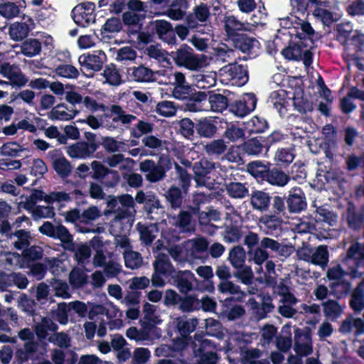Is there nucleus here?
I'll list each match as a JSON object with an SVG mask.
<instances>
[{"mask_svg":"<svg viewBox=\"0 0 364 364\" xmlns=\"http://www.w3.org/2000/svg\"><path fill=\"white\" fill-rule=\"evenodd\" d=\"M109 114H105V120H100L94 115H88L82 122L88 124L92 129H97L101 127L109 131H114L119 126L129 128L132 124L137 119L135 114L129 113L127 110L119 104H112L109 107Z\"/></svg>","mask_w":364,"mask_h":364,"instance_id":"f257e3e1","label":"nucleus"},{"mask_svg":"<svg viewBox=\"0 0 364 364\" xmlns=\"http://www.w3.org/2000/svg\"><path fill=\"white\" fill-rule=\"evenodd\" d=\"M217 168L222 169L219 163L203 158L193 165V178L197 187H205L209 190L215 189L218 184L215 178L214 172Z\"/></svg>","mask_w":364,"mask_h":364,"instance_id":"f03ea898","label":"nucleus"},{"mask_svg":"<svg viewBox=\"0 0 364 364\" xmlns=\"http://www.w3.org/2000/svg\"><path fill=\"white\" fill-rule=\"evenodd\" d=\"M342 263L348 267V274L351 278L361 277L364 272V244L360 242L352 243L346 252V257Z\"/></svg>","mask_w":364,"mask_h":364,"instance_id":"7ed1b4c3","label":"nucleus"},{"mask_svg":"<svg viewBox=\"0 0 364 364\" xmlns=\"http://www.w3.org/2000/svg\"><path fill=\"white\" fill-rule=\"evenodd\" d=\"M169 224L183 235H191L196 230V222L193 212L180 210L178 213L170 212L167 215Z\"/></svg>","mask_w":364,"mask_h":364,"instance_id":"20e7f679","label":"nucleus"},{"mask_svg":"<svg viewBox=\"0 0 364 364\" xmlns=\"http://www.w3.org/2000/svg\"><path fill=\"white\" fill-rule=\"evenodd\" d=\"M173 60L175 63L190 70H197L203 68L204 61L196 55L193 48L186 44L180 46L175 52Z\"/></svg>","mask_w":364,"mask_h":364,"instance_id":"39448f33","label":"nucleus"},{"mask_svg":"<svg viewBox=\"0 0 364 364\" xmlns=\"http://www.w3.org/2000/svg\"><path fill=\"white\" fill-rule=\"evenodd\" d=\"M39 232L49 237L58 240L61 242L62 247L66 250L73 242V235L66 227L62 224L54 225L50 222H44L39 227Z\"/></svg>","mask_w":364,"mask_h":364,"instance_id":"423d86ee","label":"nucleus"},{"mask_svg":"<svg viewBox=\"0 0 364 364\" xmlns=\"http://www.w3.org/2000/svg\"><path fill=\"white\" fill-rule=\"evenodd\" d=\"M139 169L150 183L161 182L166 177L167 169L165 166L153 159H145L139 162Z\"/></svg>","mask_w":364,"mask_h":364,"instance_id":"0eeeda50","label":"nucleus"},{"mask_svg":"<svg viewBox=\"0 0 364 364\" xmlns=\"http://www.w3.org/2000/svg\"><path fill=\"white\" fill-rule=\"evenodd\" d=\"M220 74L223 77V80L237 86H242L248 80L247 68L235 62L222 68L220 70Z\"/></svg>","mask_w":364,"mask_h":364,"instance_id":"6e6552de","label":"nucleus"},{"mask_svg":"<svg viewBox=\"0 0 364 364\" xmlns=\"http://www.w3.org/2000/svg\"><path fill=\"white\" fill-rule=\"evenodd\" d=\"M135 200L138 203L144 204V210L150 220H156L159 215V210L163 208L160 200L152 192L145 193L141 190L139 191Z\"/></svg>","mask_w":364,"mask_h":364,"instance_id":"1a4fd4ad","label":"nucleus"},{"mask_svg":"<svg viewBox=\"0 0 364 364\" xmlns=\"http://www.w3.org/2000/svg\"><path fill=\"white\" fill-rule=\"evenodd\" d=\"M173 286L182 294H187L195 289V282H198L191 270H178L171 275Z\"/></svg>","mask_w":364,"mask_h":364,"instance_id":"9d476101","label":"nucleus"},{"mask_svg":"<svg viewBox=\"0 0 364 364\" xmlns=\"http://www.w3.org/2000/svg\"><path fill=\"white\" fill-rule=\"evenodd\" d=\"M0 74L9 80V85L13 87H21L26 85L28 79L21 71L18 65L9 63L0 64Z\"/></svg>","mask_w":364,"mask_h":364,"instance_id":"9b49d317","label":"nucleus"},{"mask_svg":"<svg viewBox=\"0 0 364 364\" xmlns=\"http://www.w3.org/2000/svg\"><path fill=\"white\" fill-rule=\"evenodd\" d=\"M338 331L343 336L355 338L364 333V321L349 314L341 322Z\"/></svg>","mask_w":364,"mask_h":364,"instance_id":"f8f14e48","label":"nucleus"},{"mask_svg":"<svg viewBox=\"0 0 364 364\" xmlns=\"http://www.w3.org/2000/svg\"><path fill=\"white\" fill-rule=\"evenodd\" d=\"M210 8L203 3L196 5L193 11L186 17V23H188L190 28H199L205 26L210 21Z\"/></svg>","mask_w":364,"mask_h":364,"instance_id":"ddd939ff","label":"nucleus"},{"mask_svg":"<svg viewBox=\"0 0 364 364\" xmlns=\"http://www.w3.org/2000/svg\"><path fill=\"white\" fill-rule=\"evenodd\" d=\"M173 81L170 83L173 86L172 96L179 100L189 99L193 90L191 86L186 82L185 75L179 71L171 74Z\"/></svg>","mask_w":364,"mask_h":364,"instance_id":"4468645a","label":"nucleus"},{"mask_svg":"<svg viewBox=\"0 0 364 364\" xmlns=\"http://www.w3.org/2000/svg\"><path fill=\"white\" fill-rule=\"evenodd\" d=\"M294 350L297 355L305 357L312 353L313 345L310 333L296 328L294 330Z\"/></svg>","mask_w":364,"mask_h":364,"instance_id":"2eb2a0df","label":"nucleus"},{"mask_svg":"<svg viewBox=\"0 0 364 364\" xmlns=\"http://www.w3.org/2000/svg\"><path fill=\"white\" fill-rule=\"evenodd\" d=\"M256 103L257 99L255 95L247 93L242 99L230 105V111L237 117H244L255 109Z\"/></svg>","mask_w":364,"mask_h":364,"instance_id":"dca6fc26","label":"nucleus"},{"mask_svg":"<svg viewBox=\"0 0 364 364\" xmlns=\"http://www.w3.org/2000/svg\"><path fill=\"white\" fill-rule=\"evenodd\" d=\"M34 331L41 341L47 340L50 334L48 331L55 332L58 329V324L48 316H40L39 318H34Z\"/></svg>","mask_w":364,"mask_h":364,"instance_id":"f3484780","label":"nucleus"},{"mask_svg":"<svg viewBox=\"0 0 364 364\" xmlns=\"http://www.w3.org/2000/svg\"><path fill=\"white\" fill-rule=\"evenodd\" d=\"M106 60V55L102 50L94 51L92 54L81 55L78 61L86 71H99Z\"/></svg>","mask_w":364,"mask_h":364,"instance_id":"a211bd4d","label":"nucleus"},{"mask_svg":"<svg viewBox=\"0 0 364 364\" xmlns=\"http://www.w3.org/2000/svg\"><path fill=\"white\" fill-rule=\"evenodd\" d=\"M145 18L144 14H135L132 11H125L122 15V22L126 27L128 36L137 34L142 26V21Z\"/></svg>","mask_w":364,"mask_h":364,"instance_id":"6ab92c4d","label":"nucleus"},{"mask_svg":"<svg viewBox=\"0 0 364 364\" xmlns=\"http://www.w3.org/2000/svg\"><path fill=\"white\" fill-rule=\"evenodd\" d=\"M313 41L311 37L299 39V41L282 50L283 55L289 60H300L306 47L311 48Z\"/></svg>","mask_w":364,"mask_h":364,"instance_id":"aec40b11","label":"nucleus"},{"mask_svg":"<svg viewBox=\"0 0 364 364\" xmlns=\"http://www.w3.org/2000/svg\"><path fill=\"white\" fill-rule=\"evenodd\" d=\"M218 291L223 294L232 296V299L236 302L244 301L247 296L245 291L230 279L220 282L217 286Z\"/></svg>","mask_w":364,"mask_h":364,"instance_id":"412c9836","label":"nucleus"},{"mask_svg":"<svg viewBox=\"0 0 364 364\" xmlns=\"http://www.w3.org/2000/svg\"><path fill=\"white\" fill-rule=\"evenodd\" d=\"M321 306L323 316L331 321H336L344 313L345 305L336 299L323 301Z\"/></svg>","mask_w":364,"mask_h":364,"instance_id":"4be33fe9","label":"nucleus"},{"mask_svg":"<svg viewBox=\"0 0 364 364\" xmlns=\"http://www.w3.org/2000/svg\"><path fill=\"white\" fill-rule=\"evenodd\" d=\"M127 72L131 78L137 82H155L156 80L155 75L159 73V71H154L143 64H140L139 66H134Z\"/></svg>","mask_w":364,"mask_h":364,"instance_id":"5701e85b","label":"nucleus"},{"mask_svg":"<svg viewBox=\"0 0 364 364\" xmlns=\"http://www.w3.org/2000/svg\"><path fill=\"white\" fill-rule=\"evenodd\" d=\"M136 228L139 235V240L145 247L151 246L159 233V227L156 223L145 225L139 223Z\"/></svg>","mask_w":364,"mask_h":364,"instance_id":"b1692460","label":"nucleus"},{"mask_svg":"<svg viewBox=\"0 0 364 364\" xmlns=\"http://www.w3.org/2000/svg\"><path fill=\"white\" fill-rule=\"evenodd\" d=\"M24 4L23 0H0V16L7 20L18 17Z\"/></svg>","mask_w":364,"mask_h":364,"instance_id":"393cba45","label":"nucleus"},{"mask_svg":"<svg viewBox=\"0 0 364 364\" xmlns=\"http://www.w3.org/2000/svg\"><path fill=\"white\" fill-rule=\"evenodd\" d=\"M153 31L164 42L172 44L175 42L173 28L171 23L165 20H156L152 22Z\"/></svg>","mask_w":364,"mask_h":364,"instance_id":"a878e982","label":"nucleus"},{"mask_svg":"<svg viewBox=\"0 0 364 364\" xmlns=\"http://www.w3.org/2000/svg\"><path fill=\"white\" fill-rule=\"evenodd\" d=\"M271 196L263 191H254L250 194V203L253 210L260 213L267 212L271 204Z\"/></svg>","mask_w":364,"mask_h":364,"instance_id":"bb28decb","label":"nucleus"},{"mask_svg":"<svg viewBox=\"0 0 364 364\" xmlns=\"http://www.w3.org/2000/svg\"><path fill=\"white\" fill-rule=\"evenodd\" d=\"M299 301L296 296L279 299L277 311L280 316L285 318H294L298 314L296 306Z\"/></svg>","mask_w":364,"mask_h":364,"instance_id":"cd10ccee","label":"nucleus"},{"mask_svg":"<svg viewBox=\"0 0 364 364\" xmlns=\"http://www.w3.org/2000/svg\"><path fill=\"white\" fill-rule=\"evenodd\" d=\"M135 213V203L133 197L129 194L119 196V203L116 218L119 219L132 218Z\"/></svg>","mask_w":364,"mask_h":364,"instance_id":"c85d7f7f","label":"nucleus"},{"mask_svg":"<svg viewBox=\"0 0 364 364\" xmlns=\"http://www.w3.org/2000/svg\"><path fill=\"white\" fill-rule=\"evenodd\" d=\"M223 22L228 38L240 33L239 31H249L246 21H242L233 15L225 16Z\"/></svg>","mask_w":364,"mask_h":364,"instance_id":"c756f323","label":"nucleus"},{"mask_svg":"<svg viewBox=\"0 0 364 364\" xmlns=\"http://www.w3.org/2000/svg\"><path fill=\"white\" fill-rule=\"evenodd\" d=\"M228 41L236 49L240 50L242 53L250 52L255 44L257 43L256 38L250 37L245 33H238L228 38Z\"/></svg>","mask_w":364,"mask_h":364,"instance_id":"7c9ffc66","label":"nucleus"},{"mask_svg":"<svg viewBox=\"0 0 364 364\" xmlns=\"http://www.w3.org/2000/svg\"><path fill=\"white\" fill-rule=\"evenodd\" d=\"M123 29V24L120 18L117 17H111L106 20L100 30L102 38L110 39L116 34L121 32Z\"/></svg>","mask_w":364,"mask_h":364,"instance_id":"2f4dec72","label":"nucleus"},{"mask_svg":"<svg viewBox=\"0 0 364 364\" xmlns=\"http://www.w3.org/2000/svg\"><path fill=\"white\" fill-rule=\"evenodd\" d=\"M174 322L180 335L186 337L193 332L198 325V319L197 318L188 317L186 316L176 318Z\"/></svg>","mask_w":364,"mask_h":364,"instance_id":"473e14b6","label":"nucleus"},{"mask_svg":"<svg viewBox=\"0 0 364 364\" xmlns=\"http://www.w3.org/2000/svg\"><path fill=\"white\" fill-rule=\"evenodd\" d=\"M188 7L187 0H175L171 2L164 14L173 21H180L186 16Z\"/></svg>","mask_w":364,"mask_h":364,"instance_id":"72a5a7b5","label":"nucleus"},{"mask_svg":"<svg viewBox=\"0 0 364 364\" xmlns=\"http://www.w3.org/2000/svg\"><path fill=\"white\" fill-rule=\"evenodd\" d=\"M78 113L79 111L70 109L66 105L61 103L53 107L48 114V117L51 120L68 121L73 119Z\"/></svg>","mask_w":364,"mask_h":364,"instance_id":"f704fd0d","label":"nucleus"},{"mask_svg":"<svg viewBox=\"0 0 364 364\" xmlns=\"http://www.w3.org/2000/svg\"><path fill=\"white\" fill-rule=\"evenodd\" d=\"M209 241L205 237H198L193 239H188L183 242V246H191L190 253L187 255V258L196 259V254L208 252L209 249Z\"/></svg>","mask_w":364,"mask_h":364,"instance_id":"c9c22d12","label":"nucleus"},{"mask_svg":"<svg viewBox=\"0 0 364 364\" xmlns=\"http://www.w3.org/2000/svg\"><path fill=\"white\" fill-rule=\"evenodd\" d=\"M31 239L30 232L25 230H18L9 236L7 242L9 245L13 246L15 249L21 250L30 245Z\"/></svg>","mask_w":364,"mask_h":364,"instance_id":"e433bc0d","label":"nucleus"},{"mask_svg":"<svg viewBox=\"0 0 364 364\" xmlns=\"http://www.w3.org/2000/svg\"><path fill=\"white\" fill-rule=\"evenodd\" d=\"M94 153L92 146H88L85 141H78L67 147V154L72 159H85Z\"/></svg>","mask_w":364,"mask_h":364,"instance_id":"4c0bfd02","label":"nucleus"},{"mask_svg":"<svg viewBox=\"0 0 364 364\" xmlns=\"http://www.w3.org/2000/svg\"><path fill=\"white\" fill-rule=\"evenodd\" d=\"M154 331L152 325H142L140 329L136 327H130L126 331V336L131 340L136 342H143L151 340V334Z\"/></svg>","mask_w":364,"mask_h":364,"instance_id":"58836bf2","label":"nucleus"},{"mask_svg":"<svg viewBox=\"0 0 364 364\" xmlns=\"http://www.w3.org/2000/svg\"><path fill=\"white\" fill-rule=\"evenodd\" d=\"M73 253L74 259L78 264H87L91 256L90 247L85 243L73 242L67 250Z\"/></svg>","mask_w":364,"mask_h":364,"instance_id":"ea45409f","label":"nucleus"},{"mask_svg":"<svg viewBox=\"0 0 364 364\" xmlns=\"http://www.w3.org/2000/svg\"><path fill=\"white\" fill-rule=\"evenodd\" d=\"M154 270L164 276H171L176 272L168 256L165 253H159L153 262Z\"/></svg>","mask_w":364,"mask_h":364,"instance_id":"a19ab883","label":"nucleus"},{"mask_svg":"<svg viewBox=\"0 0 364 364\" xmlns=\"http://www.w3.org/2000/svg\"><path fill=\"white\" fill-rule=\"evenodd\" d=\"M275 346L277 350L283 353H287L292 347V337L290 326L284 325L281 333L276 336Z\"/></svg>","mask_w":364,"mask_h":364,"instance_id":"79ce46f5","label":"nucleus"},{"mask_svg":"<svg viewBox=\"0 0 364 364\" xmlns=\"http://www.w3.org/2000/svg\"><path fill=\"white\" fill-rule=\"evenodd\" d=\"M347 220L350 228L355 230L360 228L364 223V207L356 208L352 203H349Z\"/></svg>","mask_w":364,"mask_h":364,"instance_id":"37998d69","label":"nucleus"},{"mask_svg":"<svg viewBox=\"0 0 364 364\" xmlns=\"http://www.w3.org/2000/svg\"><path fill=\"white\" fill-rule=\"evenodd\" d=\"M287 205L290 213H299L306 207V198L300 191L299 193H290L287 199Z\"/></svg>","mask_w":364,"mask_h":364,"instance_id":"c03bdc74","label":"nucleus"},{"mask_svg":"<svg viewBox=\"0 0 364 364\" xmlns=\"http://www.w3.org/2000/svg\"><path fill=\"white\" fill-rule=\"evenodd\" d=\"M216 60L228 65L232 64L237 59L235 51L227 44L222 43L215 48Z\"/></svg>","mask_w":364,"mask_h":364,"instance_id":"a18cd8bd","label":"nucleus"},{"mask_svg":"<svg viewBox=\"0 0 364 364\" xmlns=\"http://www.w3.org/2000/svg\"><path fill=\"white\" fill-rule=\"evenodd\" d=\"M228 195L234 199H243L249 196L247 184L240 182H230L225 185Z\"/></svg>","mask_w":364,"mask_h":364,"instance_id":"49530a36","label":"nucleus"},{"mask_svg":"<svg viewBox=\"0 0 364 364\" xmlns=\"http://www.w3.org/2000/svg\"><path fill=\"white\" fill-rule=\"evenodd\" d=\"M136 51L130 46H124L117 51L116 62L118 65H129L134 63L136 59Z\"/></svg>","mask_w":364,"mask_h":364,"instance_id":"de8ad7c7","label":"nucleus"},{"mask_svg":"<svg viewBox=\"0 0 364 364\" xmlns=\"http://www.w3.org/2000/svg\"><path fill=\"white\" fill-rule=\"evenodd\" d=\"M196 129L198 135L208 139L213 137L217 132V127L210 118L199 120L196 125Z\"/></svg>","mask_w":364,"mask_h":364,"instance_id":"09e8293b","label":"nucleus"},{"mask_svg":"<svg viewBox=\"0 0 364 364\" xmlns=\"http://www.w3.org/2000/svg\"><path fill=\"white\" fill-rule=\"evenodd\" d=\"M30 32L28 24L23 22H15L9 28V36L14 41H21L26 38Z\"/></svg>","mask_w":364,"mask_h":364,"instance_id":"8fccbe9b","label":"nucleus"},{"mask_svg":"<svg viewBox=\"0 0 364 364\" xmlns=\"http://www.w3.org/2000/svg\"><path fill=\"white\" fill-rule=\"evenodd\" d=\"M289 176L283 171L278 168H272L269 169L267 172L265 181L272 186L283 187L289 182Z\"/></svg>","mask_w":364,"mask_h":364,"instance_id":"3c124183","label":"nucleus"},{"mask_svg":"<svg viewBox=\"0 0 364 364\" xmlns=\"http://www.w3.org/2000/svg\"><path fill=\"white\" fill-rule=\"evenodd\" d=\"M164 197L171 210H176L181 207L183 197L181 189L179 187L171 186L164 193Z\"/></svg>","mask_w":364,"mask_h":364,"instance_id":"603ef678","label":"nucleus"},{"mask_svg":"<svg viewBox=\"0 0 364 364\" xmlns=\"http://www.w3.org/2000/svg\"><path fill=\"white\" fill-rule=\"evenodd\" d=\"M200 309V300L193 294L181 296L178 309L182 313H191Z\"/></svg>","mask_w":364,"mask_h":364,"instance_id":"864d4df0","label":"nucleus"},{"mask_svg":"<svg viewBox=\"0 0 364 364\" xmlns=\"http://www.w3.org/2000/svg\"><path fill=\"white\" fill-rule=\"evenodd\" d=\"M125 266L130 269H138L144 264V258L139 252L132 249L122 252Z\"/></svg>","mask_w":364,"mask_h":364,"instance_id":"5fc2aeb1","label":"nucleus"},{"mask_svg":"<svg viewBox=\"0 0 364 364\" xmlns=\"http://www.w3.org/2000/svg\"><path fill=\"white\" fill-rule=\"evenodd\" d=\"M297 31L296 36L299 39H305V37H311L314 33V30L312 28L310 23L305 21L304 18H300L296 15H294V23L291 25Z\"/></svg>","mask_w":364,"mask_h":364,"instance_id":"6e6d98bb","label":"nucleus"},{"mask_svg":"<svg viewBox=\"0 0 364 364\" xmlns=\"http://www.w3.org/2000/svg\"><path fill=\"white\" fill-rule=\"evenodd\" d=\"M21 53L28 58L39 55L41 52L42 45L39 40L28 38L20 46Z\"/></svg>","mask_w":364,"mask_h":364,"instance_id":"4d7b16f0","label":"nucleus"},{"mask_svg":"<svg viewBox=\"0 0 364 364\" xmlns=\"http://www.w3.org/2000/svg\"><path fill=\"white\" fill-rule=\"evenodd\" d=\"M246 254L241 246H235L230 251L228 260L234 269H240L245 264Z\"/></svg>","mask_w":364,"mask_h":364,"instance_id":"13d9d810","label":"nucleus"},{"mask_svg":"<svg viewBox=\"0 0 364 364\" xmlns=\"http://www.w3.org/2000/svg\"><path fill=\"white\" fill-rule=\"evenodd\" d=\"M259 222L267 229V234H272L273 231L280 228L282 218L273 213L265 214L259 218Z\"/></svg>","mask_w":364,"mask_h":364,"instance_id":"bf43d9fd","label":"nucleus"},{"mask_svg":"<svg viewBox=\"0 0 364 364\" xmlns=\"http://www.w3.org/2000/svg\"><path fill=\"white\" fill-rule=\"evenodd\" d=\"M52 166L57 174L63 178L69 176L73 170L71 163L63 156L53 159Z\"/></svg>","mask_w":364,"mask_h":364,"instance_id":"052dcab7","label":"nucleus"},{"mask_svg":"<svg viewBox=\"0 0 364 364\" xmlns=\"http://www.w3.org/2000/svg\"><path fill=\"white\" fill-rule=\"evenodd\" d=\"M17 306L26 315L33 316L35 315L36 302L24 293H21L17 299Z\"/></svg>","mask_w":364,"mask_h":364,"instance_id":"680f3d73","label":"nucleus"},{"mask_svg":"<svg viewBox=\"0 0 364 364\" xmlns=\"http://www.w3.org/2000/svg\"><path fill=\"white\" fill-rule=\"evenodd\" d=\"M144 53L150 58L156 60L161 63H170L167 51L162 49L159 45H150L146 48Z\"/></svg>","mask_w":364,"mask_h":364,"instance_id":"e2e57ef3","label":"nucleus"},{"mask_svg":"<svg viewBox=\"0 0 364 364\" xmlns=\"http://www.w3.org/2000/svg\"><path fill=\"white\" fill-rule=\"evenodd\" d=\"M49 283L55 296L60 297L63 299H68L71 297L70 287L66 282L52 279Z\"/></svg>","mask_w":364,"mask_h":364,"instance_id":"0e129e2a","label":"nucleus"},{"mask_svg":"<svg viewBox=\"0 0 364 364\" xmlns=\"http://www.w3.org/2000/svg\"><path fill=\"white\" fill-rule=\"evenodd\" d=\"M208 102L213 112H221L225 110L228 105V98L220 93L210 92L208 97Z\"/></svg>","mask_w":364,"mask_h":364,"instance_id":"69168bd1","label":"nucleus"},{"mask_svg":"<svg viewBox=\"0 0 364 364\" xmlns=\"http://www.w3.org/2000/svg\"><path fill=\"white\" fill-rule=\"evenodd\" d=\"M227 149L226 143L221 139H214L204 146V151L208 156H220L226 151Z\"/></svg>","mask_w":364,"mask_h":364,"instance_id":"338daca9","label":"nucleus"},{"mask_svg":"<svg viewBox=\"0 0 364 364\" xmlns=\"http://www.w3.org/2000/svg\"><path fill=\"white\" fill-rule=\"evenodd\" d=\"M363 283L359 284L354 289L350 301V306L355 312H360L364 309V291Z\"/></svg>","mask_w":364,"mask_h":364,"instance_id":"774afa93","label":"nucleus"}]
</instances>
